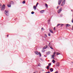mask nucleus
<instances>
[{"mask_svg":"<svg viewBox=\"0 0 73 73\" xmlns=\"http://www.w3.org/2000/svg\"><path fill=\"white\" fill-rule=\"evenodd\" d=\"M9 11L8 10H5V13L6 16H9Z\"/></svg>","mask_w":73,"mask_h":73,"instance_id":"nucleus-1","label":"nucleus"},{"mask_svg":"<svg viewBox=\"0 0 73 73\" xmlns=\"http://www.w3.org/2000/svg\"><path fill=\"white\" fill-rule=\"evenodd\" d=\"M48 48V46L46 45V46H45L43 48V49L42 50V52H45V50L44 49H46Z\"/></svg>","mask_w":73,"mask_h":73,"instance_id":"nucleus-2","label":"nucleus"},{"mask_svg":"<svg viewBox=\"0 0 73 73\" xmlns=\"http://www.w3.org/2000/svg\"><path fill=\"white\" fill-rule=\"evenodd\" d=\"M5 5H3L2 6L1 8V11H4V10L5 9Z\"/></svg>","mask_w":73,"mask_h":73,"instance_id":"nucleus-3","label":"nucleus"},{"mask_svg":"<svg viewBox=\"0 0 73 73\" xmlns=\"http://www.w3.org/2000/svg\"><path fill=\"white\" fill-rule=\"evenodd\" d=\"M38 4V2H37L36 4V6H33V8L34 9H35V10H36V7H37V5Z\"/></svg>","mask_w":73,"mask_h":73,"instance_id":"nucleus-4","label":"nucleus"},{"mask_svg":"<svg viewBox=\"0 0 73 73\" xmlns=\"http://www.w3.org/2000/svg\"><path fill=\"white\" fill-rule=\"evenodd\" d=\"M61 11H62V8H61L58 11V13H60Z\"/></svg>","mask_w":73,"mask_h":73,"instance_id":"nucleus-5","label":"nucleus"},{"mask_svg":"<svg viewBox=\"0 0 73 73\" xmlns=\"http://www.w3.org/2000/svg\"><path fill=\"white\" fill-rule=\"evenodd\" d=\"M65 0H64V1L62 2L61 5V6H63L65 4Z\"/></svg>","mask_w":73,"mask_h":73,"instance_id":"nucleus-6","label":"nucleus"},{"mask_svg":"<svg viewBox=\"0 0 73 73\" xmlns=\"http://www.w3.org/2000/svg\"><path fill=\"white\" fill-rule=\"evenodd\" d=\"M70 26H71L69 24H67L66 25V27L67 28L69 27H70Z\"/></svg>","mask_w":73,"mask_h":73,"instance_id":"nucleus-7","label":"nucleus"},{"mask_svg":"<svg viewBox=\"0 0 73 73\" xmlns=\"http://www.w3.org/2000/svg\"><path fill=\"white\" fill-rule=\"evenodd\" d=\"M61 3V0H59L58 1V5H60Z\"/></svg>","mask_w":73,"mask_h":73,"instance_id":"nucleus-8","label":"nucleus"},{"mask_svg":"<svg viewBox=\"0 0 73 73\" xmlns=\"http://www.w3.org/2000/svg\"><path fill=\"white\" fill-rule=\"evenodd\" d=\"M10 4H11V5H14V2H13L12 1H11L10 3Z\"/></svg>","mask_w":73,"mask_h":73,"instance_id":"nucleus-9","label":"nucleus"},{"mask_svg":"<svg viewBox=\"0 0 73 73\" xmlns=\"http://www.w3.org/2000/svg\"><path fill=\"white\" fill-rule=\"evenodd\" d=\"M56 65L57 66H60V63H57L56 64Z\"/></svg>","mask_w":73,"mask_h":73,"instance_id":"nucleus-10","label":"nucleus"},{"mask_svg":"<svg viewBox=\"0 0 73 73\" xmlns=\"http://www.w3.org/2000/svg\"><path fill=\"white\" fill-rule=\"evenodd\" d=\"M49 31L51 33H53V32L52 31V29H49Z\"/></svg>","mask_w":73,"mask_h":73,"instance_id":"nucleus-11","label":"nucleus"},{"mask_svg":"<svg viewBox=\"0 0 73 73\" xmlns=\"http://www.w3.org/2000/svg\"><path fill=\"white\" fill-rule=\"evenodd\" d=\"M50 43H49L48 45L49 46L50 48H51V49H53V48L52 47V46H50Z\"/></svg>","mask_w":73,"mask_h":73,"instance_id":"nucleus-12","label":"nucleus"},{"mask_svg":"<svg viewBox=\"0 0 73 73\" xmlns=\"http://www.w3.org/2000/svg\"><path fill=\"white\" fill-rule=\"evenodd\" d=\"M56 55H59V54H61L59 53V52H56Z\"/></svg>","mask_w":73,"mask_h":73,"instance_id":"nucleus-13","label":"nucleus"},{"mask_svg":"<svg viewBox=\"0 0 73 73\" xmlns=\"http://www.w3.org/2000/svg\"><path fill=\"white\" fill-rule=\"evenodd\" d=\"M35 53L36 54H37V55H38L39 53L38 52L36 51L35 52Z\"/></svg>","mask_w":73,"mask_h":73,"instance_id":"nucleus-14","label":"nucleus"},{"mask_svg":"<svg viewBox=\"0 0 73 73\" xmlns=\"http://www.w3.org/2000/svg\"><path fill=\"white\" fill-rule=\"evenodd\" d=\"M50 70L51 72H53V69L52 68H51L50 69Z\"/></svg>","mask_w":73,"mask_h":73,"instance_id":"nucleus-15","label":"nucleus"},{"mask_svg":"<svg viewBox=\"0 0 73 73\" xmlns=\"http://www.w3.org/2000/svg\"><path fill=\"white\" fill-rule=\"evenodd\" d=\"M48 24H50V19L48 20Z\"/></svg>","mask_w":73,"mask_h":73,"instance_id":"nucleus-16","label":"nucleus"},{"mask_svg":"<svg viewBox=\"0 0 73 73\" xmlns=\"http://www.w3.org/2000/svg\"><path fill=\"white\" fill-rule=\"evenodd\" d=\"M45 7L46 8H48V5L46 4H45Z\"/></svg>","mask_w":73,"mask_h":73,"instance_id":"nucleus-17","label":"nucleus"},{"mask_svg":"<svg viewBox=\"0 0 73 73\" xmlns=\"http://www.w3.org/2000/svg\"><path fill=\"white\" fill-rule=\"evenodd\" d=\"M60 25H61L60 24H58V25H57L56 26V27H59V26H60Z\"/></svg>","mask_w":73,"mask_h":73,"instance_id":"nucleus-18","label":"nucleus"},{"mask_svg":"<svg viewBox=\"0 0 73 73\" xmlns=\"http://www.w3.org/2000/svg\"><path fill=\"white\" fill-rule=\"evenodd\" d=\"M44 10H42L40 11V13H43L44 12Z\"/></svg>","mask_w":73,"mask_h":73,"instance_id":"nucleus-19","label":"nucleus"},{"mask_svg":"<svg viewBox=\"0 0 73 73\" xmlns=\"http://www.w3.org/2000/svg\"><path fill=\"white\" fill-rule=\"evenodd\" d=\"M7 7H11V5H8Z\"/></svg>","mask_w":73,"mask_h":73,"instance_id":"nucleus-20","label":"nucleus"},{"mask_svg":"<svg viewBox=\"0 0 73 73\" xmlns=\"http://www.w3.org/2000/svg\"><path fill=\"white\" fill-rule=\"evenodd\" d=\"M23 4H25V1L24 0L22 2Z\"/></svg>","mask_w":73,"mask_h":73,"instance_id":"nucleus-21","label":"nucleus"},{"mask_svg":"<svg viewBox=\"0 0 73 73\" xmlns=\"http://www.w3.org/2000/svg\"><path fill=\"white\" fill-rule=\"evenodd\" d=\"M60 26L61 27H62L64 26V24H60Z\"/></svg>","mask_w":73,"mask_h":73,"instance_id":"nucleus-22","label":"nucleus"},{"mask_svg":"<svg viewBox=\"0 0 73 73\" xmlns=\"http://www.w3.org/2000/svg\"><path fill=\"white\" fill-rule=\"evenodd\" d=\"M49 66H47V69H49Z\"/></svg>","mask_w":73,"mask_h":73,"instance_id":"nucleus-23","label":"nucleus"},{"mask_svg":"<svg viewBox=\"0 0 73 73\" xmlns=\"http://www.w3.org/2000/svg\"><path fill=\"white\" fill-rule=\"evenodd\" d=\"M52 62H53V63H54V62H55V60H52Z\"/></svg>","mask_w":73,"mask_h":73,"instance_id":"nucleus-24","label":"nucleus"},{"mask_svg":"<svg viewBox=\"0 0 73 73\" xmlns=\"http://www.w3.org/2000/svg\"><path fill=\"white\" fill-rule=\"evenodd\" d=\"M48 36H50V33H48Z\"/></svg>","mask_w":73,"mask_h":73,"instance_id":"nucleus-25","label":"nucleus"},{"mask_svg":"<svg viewBox=\"0 0 73 73\" xmlns=\"http://www.w3.org/2000/svg\"><path fill=\"white\" fill-rule=\"evenodd\" d=\"M39 54L40 57H41V53L40 52H39Z\"/></svg>","mask_w":73,"mask_h":73,"instance_id":"nucleus-26","label":"nucleus"},{"mask_svg":"<svg viewBox=\"0 0 73 73\" xmlns=\"http://www.w3.org/2000/svg\"><path fill=\"white\" fill-rule=\"evenodd\" d=\"M48 66H50L51 65V64L50 63V64H48Z\"/></svg>","mask_w":73,"mask_h":73,"instance_id":"nucleus-27","label":"nucleus"},{"mask_svg":"<svg viewBox=\"0 0 73 73\" xmlns=\"http://www.w3.org/2000/svg\"><path fill=\"white\" fill-rule=\"evenodd\" d=\"M56 52H54V53H53V55H54H54H55V54H56Z\"/></svg>","mask_w":73,"mask_h":73,"instance_id":"nucleus-28","label":"nucleus"},{"mask_svg":"<svg viewBox=\"0 0 73 73\" xmlns=\"http://www.w3.org/2000/svg\"><path fill=\"white\" fill-rule=\"evenodd\" d=\"M31 14H34V12L32 11L31 13Z\"/></svg>","mask_w":73,"mask_h":73,"instance_id":"nucleus-29","label":"nucleus"},{"mask_svg":"<svg viewBox=\"0 0 73 73\" xmlns=\"http://www.w3.org/2000/svg\"><path fill=\"white\" fill-rule=\"evenodd\" d=\"M54 55H53L52 56V58H54Z\"/></svg>","mask_w":73,"mask_h":73,"instance_id":"nucleus-30","label":"nucleus"},{"mask_svg":"<svg viewBox=\"0 0 73 73\" xmlns=\"http://www.w3.org/2000/svg\"><path fill=\"white\" fill-rule=\"evenodd\" d=\"M44 28H42V31H44Z\"/></svg>","mask_w":73,"mask_h":73,"instance_id":"nucleus-31","label":"nucleus"},{"mask_svg":"<svg viewBox=\"0 0 73 73\" xmlns=\"http://www.w3.org/2000/svg\"><path fill=\"white\" fill-rule=\"evenodd\" d=\"M2 5H1V4H0V7H2Z\"/></svg>","mask_w":73,"mask_h":73,"instance_id":"nucleus-32","label":"nucleus"},{"mask_svg":"<svg viewBox=\"0 0 73 73\" xmlns=\"http://www.w3.org/2000/svg\"><path fill=\"white\" fill-rule=\"evenodd\" d=\"M54 31L56 30V29L55 28H54Z\"/></svg>","mask_w":73,"mask_h":73,"instance_id":"nucleus-33","label":"nucleus"},{"mask_svg":"<svg viewBox=\"0 0 73 73\" xmlns=\"http://www.w3.org/2000/svg\"><path fill=\"white\" fill-rule=\"evenodd\" d=\"M59 7V6H58L57 7V9H58V7Z\"/></svg>","mask_w":73,"mask_h":73,"instance_id":"nucleus-34","label":"nucleus"},{"mask_svg":"<svg viewBox=\"0 0 73 73\" xmlns=\"http://www.w3.org/2000/svg\"><path fill=\"white\" fill-rule=\"evenodd\" d=\"M45 36H46V37H47V36L45 34Z\"/></svg>","mask_w":73,"mask_h":73,"instance_id":"nucleus-35","label":"nucleus"},{"mask_svg":"<svg viewBox=\"0 0 73 73\" xmlns=\"http://www.w3.org/2000/svg\"><path fill=\"white\" fill-rule=\"evenodd\" d=\"M48 73H50V72L48 71V72H47Z\"/></svg>","mask_w":73,"mask_h":73,"instance_id":"nucleus-36","label":"nucleus"},{"mask_svg":"<svg viewBox=\"0 0 73 73\" xmlns=\"http://www.w3.org/2000/svg\"><path fill=\"white\" fill-rule=\"evenodd\" d=\"M9 36V35H7V36L8 37V36Z\"/></svg>","mask_w":73,"mask_h":73,"instance_id":"nucleus-37","label":"nucleus"},{"mask_svg":"<svg viewBox=\"0 0 73 73\" xmlns=\"http://www.w3.org/2000/svg\"><path fill=\"white\" fill-rule=\"evenodd\" d=\"M53 58L54 59V58Z\"/></svg>","mask_w":73,"mask_h":73,"instance_id":"nucleus-38","label":"nucleus"},{"mask_svg":"<svg viewBox=\"0 0 73 73\" xmlns=\"http://www.w3.org/2000/svg\"><path fill=\"white\" fill-rule=\"evenodd\" d=\"M33 73H36V72H33Z\"/></svg>","mask_w":73,"mask_h":73,"instance_id":"nucleus-39","label":"nucleus"},{"mask_svg":"<svg viewBox=\"0 0 73 73\" xmlns=\"http://www.w3.org/2000/svg\"><path fill=\"white\" fill-rule=\"evenodd\" d=\"M72 30H73V28H72Z\"/></svg>","mask_w":73,"mask_h":73,"instance_id":"nucleus-40","label":"nucleus"},{"mask_svg":"<svg viewBox=\"0 0 73 73\" xmlns=\"http://www.w3.org/2000/svg\"><path fill=\"white\" fill-rule=\"evenodd\" d=\"M46 73H48V72H46Z\"/></svg>","mask_w":73,"mask_h":73,"instance_id":"nucleus-41","label":"nucleus"},{"mask_svg":"<svg viewBox=\"0 0 73 73\" xmlns=\"http://www.w3.org/2000/svg\"><path fill=\"white\" fill-rule=\"evenodd\" d=\"M39 65H40V64H39Z\"/></svg>","mask_w":73,"mask_h":73,"instance_id":"nucleus-42","label":"nucleus"}]
</instances>
